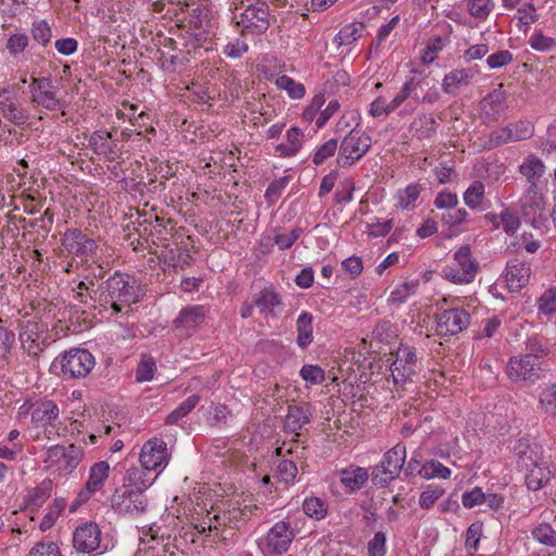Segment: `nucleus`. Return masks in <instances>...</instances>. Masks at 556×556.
<instances>
[{
	"instance_id": "43",
	"label": "nucleus",
	"mask_w": 556,
	"mask_h": 556,
	"mask_svg": "<svg viewBox=\"0 0 556 556\" xmlns=\"http://www.w3.org/2000/svg\"><path fill=\"white\" fill-rule=\"evenodd\" d=\"M146 476L147 475L143 469L131 467L126 471L125 482L128 483V488L132 486L135 488L134 490H140L143 492V490L152 483L146 479Z\"/></svg>"
},
{
	"instance_id": "2",
	"label": "nucleus",
	"mask_w": 556,
	"mask_h": 556,
	"mask_svg": "<svg viewBox=\"0 0 556 556\" xmlns=\"http://www.w3.org/2000/svg\"><path fill=\"white\" fill-rule=\"evenodd\" d=\"M514 454L518 466L527 471L526 483L530 490H541L555 478L556 468L553 463L543 455L538 445L530 444L528 439L517 441Z\"/></svg>"
},
{
	"instance_id": "16",
	"label": "nucleus",
	"mask_w": 556,
	"mask_h": 556,
	"mask_svg": "<svg viewBox=\"0 0 556 556\" xmlns=\"http://www.w3.org/2000/svg\"><path fill=\"white\" fill-rule=\"evenodd\" d=\"M140 464L144 470L164 468L169 462L166 443L157 438L147 441L140 451Z\"/></svg>"
},
{
	"instance_id": "12",
	"label": "nucleus",
	"mask_w": 556,
	"mask_h": 556,
	"mask_svg": "<svg viewBox=\"0 0 556 556\" xmlns=\"http://www.w3.org/2000/svg\"><path fill=\"white\" fill-rule=\"evenodd\" d=\"M94 366V357L87 350L73 349L64 353L62 372L70 378H84Z\"/></svg>"
},
{
	"instance_id": "62",
	"label": "nucleus",
	"mask_w": 556,
	"mask_h": 556,
	"mask_svg": "<svg viewBox=\"0 0 556 556\" xmlns=\"http://www.w3.org/2000/svg\"><path fill=\"white\" fill-rule=\"evenodd\" d=\"M369 556H384L386 554V535L383 532L375 533L368 543Z\"/></svg>"
},
{
	"instance_id": "53",
	"label": "nucleus",
	"mask_w": 556,
	"mask_h": 556,
	"mask_svg": "<svg viewBox=\"0 0 556 556\" xmlns=\"http://www.w3.org/2000/svg\"><path fill=\"white\" fill-rule=\"evenodd\" d=\"M443 48L442 39L437 37L431 39L421 54V62L425 65L431 64L435 59L439 51Z\"/></svg>"
},
{
	"instance_id": "41",
	"label": "nucleus",
	"mask_w": 556,
	"mask_h": 556,
	"mask_svg": "<svg viewBox=\"0 0 556 556\" xmlns=\"http://www.w3.org/2000/svg\"><path fill=\"white\" fill-rule=\"evenodd\" d=\"M529 45L535 51L547 52L556 47V40L545 36L541 29H535L529 39Z\"/></svg>"
},
{
	"instance_id": "42",
	"label": "nucleus",
	"mask_w": 556,
	"mask_h": 556,
	"mask_svg": "<svg viewBox=\"0 0 556 556\" xmlns=\"http://www.w3.org/2000/svg\"><path fill=\"white\" fill-rule=\"evenodd\" d=\"M364 25L361 23L345 25L336 36L334 40L339 46L351 45L361 37Z\"/></svg>"
},
{
	"instance_id": "31",
	"label": "nucleus",
	"mask_w": 556,
	"mask_h": 556,
	"mask_svg": "<svg viewBox=\"0 0 556 556\" xmlns=\"http://www.w3.org/2000/svg\"><path fill=\"white\" fill-rule=\"evenodd\" d=\"M20 340L23 349L29 355H37L41 350L37 343L38 334H37V324L27 321L23 325L22 330L20 332Z\"/></svg>"
},
{
	"instance_id": "63",
	"label": "nucleus",
	"mask_w": 556,
	"mask_h": 556,
	"mask_svg": "<svg viewBox=\"0 0 556 556\" xmlns=\"http://www.w3.org/2000/svg\"><path fill=\"white\" fill-rule=\"evenodd\" d=\"M513 60V54L508 50H501L488 56L486 63L490 68H500Z\"/></svg>"
},
{
	"instance_id": "21",
	"label": "nucleus",
	"mask_w": 556,
	"mask_h": 556,
	"mask_svg": "<svg viewBox=\"0 0 556 556\" xmlns=\"http://www.w3.org/2000/svg\"><path fill=\"white\" fill-rule=\"evenodd\" d=\"M88 146L94 153L104 156L109 161H115L121 154L116 140L113 139L110 131H94L88 140Z\"/></svg>"
},
{
	"instance_id": "4",
	"label": "nucleus",
	"mask_w": 556,
	"mask_h": 556,
	"mask_svg": "<svg viewBox=\"0 0 556 556\" xmlns=\"http://www.w3.org/2000/svg\"><path fill=\"white\" fill-rule=\"evenodd\" d=\"M391 355L390 370L394 384L402 387L413 381L420 366L415 349L401 343Z\"/></svg>"
},
{
	"instance_id": "56",
	"label": "nucleus",
	"mask_w": 556,
	"mask_h": 556,
	"mask_svg": "<svg viewBox=\"0 0 556 556\" xmlns=\"http://www.w3.org/2000/svg\"><path fill=\"white\" fill-rule=\"evenodd\" d=\"M484 106L489 105L494 112H501L505 108V96L502 90V85L494 89L483 100Z\"/></svg>"
},
{
	"instance_id": "33",
	"label": "nucleus",
	"mask_w": 556,
	"mask_h": 556,
	"mask_svg": "<svg viewBox=\"0 0 556 556\" xmlns=\"http://www.w3.org/2000/svg\"><path fill=\"white\" fill-rule=\"evenodd\" d=\"M515 18L518 21V28L526 33L531 24L539 21V14L534 4L529 2L517 9Z\"/></svg>"
},
{
	"instance_id": "26",
	"label": "nucleus",
	"mask_w": 556,
	"mask_h": 556,
	"mask_svg": "<svg viewBox=\"0 0 556 556\" xmlns=\"http://www.w3.org/2000/svg\"><path fill=\"white\" fill-rule=\"evenodd\" d=\"M109 471L110 465L106 462L96 463L90 468L86 488L79 493V498L81 501H87L92 493L99 491L103 486L104 481L108 479Z\"/></svg>"
},
{
	"instance_id": "61",
	"label": "nucleus",
	"mask_w": 556,
	"mask_h": 556,
	"mask_svg": "<svg viewBox=\"0 0 556 556\" xmlns=\"http://www.w3.org/2000/svg\"><path fill=\"white\" fill-rule=\"evenodd\" d=\"M302 233V229L294 228L288 233H280L275 236V243L280 250H287L293 245Z\"/></svg>"
},
{
	"instance_id": "5",
	"label": "nucleus",
	"mask_w": 556,
	"mask_h": 556,
	"mask_svg": "<svg viewBox=\"0 0 556 556\" xmlns=\"http://www.w3.org/2000/svg\"><path fill=\"white\" fill-rule=\"evenodd\" d=\"M406 447L402 443H397L389 450L380 464L374 467L371 480L374 484L384 486L395 480L405 463Z\"/></svg>"
},
{
	"instance_id": "36",
	"label": "nucleus",
	"mask_w": 556,
	"mask_h": 556,
	"mask_svg": "<svg viewBox=\"0 0 556 556\" xmlns=\"http://www.w3.org/2000/svg\"><path fill=\"white\" fill-rule=\"evenodd\" d=\"M419 475L424 479L441 478L447 479L451 476V470L442 465L439 460H429L420 469Z\"/></svg>"
},
{
	"instance_id": "27",
	"label": "nucleus",
	"mask_w": 556,
	"mask_h": 556,
	"mask_svg": "<svg viewBox=\"0 0 556 556\" xmlns=\"http://www.w3.org/2000/svg\"><path fill=\"white\" fill-rule=\"evenodd\" d=\"M60 409L52 401L38 403L31 412V424L35 428L55 427V420L59 418Z\"/></svg>"
},
{
	"instance_id": "47",
	"label": "nucleus",
	"mask_w": 556,
	"mask_h": 556,
	"mask_svg": "<svg viewBox=\"0 0 556 556\" xmlns=\"http://www.w3.org/2000/svg\"><path fill=\"white\" fill-rule=\"evenodd\" d=\"M31 35L35 41L47 46L52 37L51 27L45 20L35 21L31 25Z\"/></svg>"
},
{
	"instance_id": "30",
	"label": "nucleus",
	"mask_w": 556,
	"mask_h": 556,
	"mask_svg": "<svg viewBox=\"0 0 556 556\" xmlns=\"http://www.w3.org/2000/svg\"><path fill=\"white\" fill-rule=\"evenodd\" d=\"M303 134L298 127H292L287 131V140L276 147V152L281 157L293 156L302 146Z\"/></svg>"
},
{
	"instance_id": "46",
	"label": "nucleus",
	"mask_w": 556,
	"mask_h": 556,
	"mask_svg": "<svg viewBox=\"0 0 556 556\" xmlns=\"http://www.w3.org/2000/svg\"><path fill=\"white\" fill-rule=\"evenodd\" d=\"M532 536L541 544L556 546V531L548 523H542L533 529Z\"/></svg>"
},
{
	"instance_id": "22",
	"label": "nucleus",
	"mask_w": 556,
	"mask_h": 556,
	"mask_svg": "<svg viewBox=\"0 0 556 556\" xmlns=\"http://www.w3.org/2000/svg\"><path fill=\"white\" fill-rule=\"evenodd\" d=\"M205 311L202 305L187 306L179 312L174 320L176 329L182 330L184 334L190 336L204 320Z\"/></svg>"
},
{
	"instance_id": "19",
	"label": "nucleus",
	"mask_w": 556,
	"mask_h": 556,
	"mask_svg": "<svg viewBox=\"0 0 556 556\" xmlns=\"http://www.w3.org/2000/svg\"><path fill=\"white\" fill-rule=\"evenodd\" d=\"M101 532L93 522L78 527L74 532L73 544L78 553H92L100 545Z\"/></svg>"
},
{
	"instance_id": "17",
	"label": "nucleus",
	"mask_w": 556,
	"mask_h": 556,
	"mask_svg": "<svg viewBox=\"0 0 556 556\" xmlns=\"http://www.w3.org/2000/svg\"><path fill=\"white\" fill-rule=\"evenodd\" d=\"M294 539V531L286 521L275 523L261 544L265 545L269 553L281 555L286 553Z\"/></svg>"
},
{
	"instance_id": "32",
	"label": "nucleus",
	"mask_w": 556,
	"mask_h": 556,
	"mask_svg": "<svg viewBox=\"0 0 556 556\" xmlns=\"http://www.w3.org/2000/svg\"><path fill=\"white\" fill-rule=\"evenodd\" d=\"M0 112L2 113L4 118L12 122L16 126L27 124L29 118L28 112L25 109L17 105V103L13 100L9 103H4V106L0 109Z\"/></svg>"
},
{
	"instance_id": "28",
	"label": "nucleus",
	"mask_w": 556,
	"mask_h": 556,
	"mask_svg": "<svg viewBox=\"0 0 556 556\" xmlns=\"http://www.w3.org/2000/svg\"><path fill=\"white\" fill-rule=\"evenodd\" d=\"M341 483L350 491H356L364 486L369 476L365 468L349 466L340 471Z\"/></svg>"
},
{
	"instance_id": "29",
	"label": "nucleus",
	"mask_w": 556,
	"mask_h": 556,
	"mask_svg": "<svg viewBox=\"0 0 556 556\" xmlns=\"http://www.w3.org/2000/svg\"><path fill=\"white\" fill-rule=\"evenodd\" d=\"M296 343L301 349H306L313 341V315L302 312L296 319Z\"/></svg>"
},
{
	"instance_id": "25",
	"label": "nucleus",
	"mask_w": 556,
	"mask_h": 556,
	"mask_svg": "<svg viewBox=\"0 0 556 556\" xmlns=\"http://www.w3.org/2000/svg\"><path fill=\"white\" fill-rule=\"evenodd\" d=\"M477 73L473 68L453 70L444 76L442 88L448 94H456L459 89L470 85Z\"/></svg>"
},
{
	"instance_id": "49",
	"label": "nucleus",
	"mask_w": 556,
	"mask_h": 556,
	"mask_svg": "<svg viewBox=\"0 0 556 556\" xmlns=\"http://www.w3.org/2000/svg\"><path fill=\"white\" fill-rule=\"evenodd\" d=\"M156 369L155 362L150 356H143L136 371L137 381H150Z\"/></svg>"
},
{
	"instance_id": "20",
	"label": "nucleus",
	"mask_w": 556,
	"mask_h": 556,
	"mask_svg": "<svg viewBox=\"0 0 556 556\" xmlns=\"http://www.w3.org/2000/svg\"><path fill=\"white\" fill-rule=\"evenodd\" d=\"M531 267L529 264L515 258L506 266L505 282L511 292H518L526 287L530 280Z\"/></svg>"
},
{
	"instance_id": "18",
	"label": "nucleus",
	"mask_w": 556,
	"mask_h": 556,
	"mask_svg": "<svg viewBox=\"0 0 556 556\" xmlns=\"http://www.w3.org/2000/svg\"><path fill=\"white\" fill-rule=\"evenodd\" d=\"M313 415L314 409L309 403L302 402L289 405L285 418V430L299 435L303 427L311 422Z\"/></svg>"
},
{
	"instance_id": "7",
	"label": "nucleus",
	"mask_w": 556,
	"mask_h": 556,
	"mask_svg": "<svg viewBox=\"0 0 556 556\" xmlns=\"http://www.w3.org/2000/svg\"><path fill=\"white\" fill-rule=\"evenodd\" d=\"M455 266H445L443 276L454 283L471 282L478 270L479 263L472 257L469 245H462L454 254Z\"/></svg>"
},
{
	"instance_id": "54",
	"label": "nucleus",
	"mask_w": 556,
	"mask_h": 556,
	"mask_svg": "<svg viewBox=\"0 0 556 556\" xmlns=\"http://www.w3.org/2000/svg\"><path fill=\"white\" fill-rule=\"evenodd\" d=\"M443 494L444 490L442 488L429 486L420 494L419 505L425 509H429Z\"/></svg>"
},
{
	"instance_id": "40",
	"label": "nucleus",
	"mask_w": 556,
	"mask_h": 556,
	"mask_svg": "<svg viewBox=\"0 0 556 556\" xmlns=\"http://www.w3.org/2000/svg\"><path fill=\"white\" fill-rule=\"evenodd\" d=\"M281 304V300L278 293L270 289L262 290L254 300V305L257 306L262 312L273 309L275 306Z\"/></svg>"
},
{
	"instance_id": "34",
	"label": "nucleus",
	"mask_w": 556,
	"mask_h": 556,
	"mask_svg": "<svg viewBox=\"0 0 556 556\" xmlns=\"http://www.w3.org/2000/svg\"><path fill=\"white\" fill-rule=\"evenodd\" d=\"M200 402L197 394L190 395L176 409L166 417V425H177L185 416H187Z\"/></svg>"
},
{
	"instance_id": "48",
	"label": "nucleus",
	"mask_w": 556,
	"mask_h": 556,
	"mask_svg": "<svg viewBox=\"0 0 556 556\" xmlns=\"http://www.w3.org/2000/svg\"><path fill=\"white\" fill-rule=\"evenodd\" d=\"M507 128L508 130H510L513 141L529 139L533 136L534 132L533 125L527 121H519L515 124L507 126Z\"/></svg>"
},
{
	"instance_id": "35",
	"label": "nucleus",
	"mask_w": 556,
	"mask_h": 556,
	"mask_svg": "<svg viewBox=\"0 0 556 556\" xmlns=\"http://www.w3.org/2000/svg\"><path fill=\"white\" fill-rule=\"evenodd\" d=\"M420 191L421 187L417 184L408 185L405 189L399 190L396 194L397 206L403 210L413 208L420 195Z\"/></svg>"
},
{
	"instance_id": "45",
	"label": "nucleus",
	"mask_w": 556,
	"mask_h": 556,
	"mask_svg": "<svg viewBox=\"0 0 556 556\" xmlns=\"http://www.w3.org/2000/svg\"><path fill=\"white\" fill-rule=\"evenodd\" d=\"M276 85L279 89L286 90L293 99H301L305 89L302 84L295 83L291 77L282 75L276 79Z\"/></svg>"
},
{
	"instance_id": "10",
	"label": "nucleus",
	"mask_w": 556,
	"mask_h": 556,
	"mask_svg": "<svg viewBox=\"0 0 556 556\" xmlns=\"http://www.w3.org/2000/svg\"><path fill=\"white\" fill-rule=\"evenodd\" d=\"M371 139L362 130L352 129L342 140L338 163L348 166L359 160L370 148Z\"/></svg>"
},
{
	"instance_id": "55",
	"label": "nucleus",
	"mask_w": 556,
	"mask_h": 556,
	"mask_svg": "<svg viewBox=\"0 0 556 556\" xmlns=\"http://www.w3.org/2000/svg\"><path fill=\"white\" fill-rule=\"evenodd\" d=\"M338 149V143L336 139H330L321 144L316 153L314 154L313 162L316 165L321 164L328 157L332 156Z\"/></svg>"
},
{
	"instance_id": "44",
	"label": "nucleus",
	"mask_w": 556,
	"mask_h": 556,
	"mask_svg": "<svg viewBox=\"0 0 556 556\" xmlns=\"http://www.w3.org/2000/svg\"><path fill=\"white\" fill-rule=\"evenodd\" d=\"M536 307L541 314H554L556 312V288L545 290L536 300Z\"/></svg>"
},
{
	"instance_id": "15",
	"label": "nucleus",
	"mask_w": 556,
	"mask_h": 556,
	"mask_svg": "<svg viewBox=\"0 0 556 556\" xmlns=\"http://www.w3.org/2000/svg\"><path fill=\"white\" fill-rule=\"evenodd\" d=\"M435 320L439 336H455L469 326L470 315L464 308L452 307L443 309Z\"/></svg>"
},
{
	"instance_id": "9",
	"label": "nucleus",
	"mask_w": 556,
	"mask_h": 556,
	"mask_svg": "<svg viewBox=\"0 0 556 556\" xmlns=\"http://www.w3.org/2000/svg\"><path fill=\"white\" fill-rule=\"evenodd\" d=\"M538 356L527 354L511 357L506 365V375L514 382L534 383L542 377V366Z\"/></svg>"
},
{
	"instance_id": "64",
	"label": "nucleus",
	"mask_w": 556,
	"mask_h": 556,
	"mask_svg": "<svg viewBox=\"0 0 556 556\" xmlns=\"http://www.w3.org/2000/svg\"><path fill=\"white\" fill-rule=\"evenodd\" d=\"M248 51V43L242 38H237L224 48V53L229 58H239Z\"/></svg>"
},
{
	"instance_id": "13",
	"label": "nucleus",
	"mask_w": 556,
	"mask_h": 556,
	"mask_svg": "<svg viewBox=\"0 0 556 556\" xmlns=\"http://www.w3.org/2000/svg\"><path fill=\"white\" fill-rule=\"evenodd\" d=\"M547 201L541 188H526L520 199V206L523 216L531 222L532 226L540 228L545 222L544 212Z\"/></svg>"
},
{
	"instance_id": "37",
	"label": "nucleus",
	"mask_w": 556,
	"mask_h": 556,
	"mask_svg": "<svg viewBox=\"0 0 556 556\" xmlns=\"http://www.w3.org/2000/svg\"><path fill=\"white\" fill-rule=\"evenodd\" d=\"M303 510L308 517L320 520L327 515L328 506L321 498L313 496L304 501Z\"/></svg>"
},
{
	"instance_id": "8",
	"label": "nucleus",
	"mask_w": 556,
	"mask_h": 556,
	"mask_svg": "<svg viewBox=\"0 0 556 556\" xmlns=\"http://www.w3.org/2000/svg\"><path fill=\"white\" fill-rule=\"evenodd\" d=\"M112 508L119 515L137 517L148 509V498L140 490L129 489L126 484L112 495Z\"/></svg>"
},
{
	"instance_id": "52",
	"label": "nucleus",
	"mask_w": 556,
	"mask_h": 556,
	"mask_svg": "<svg viewBox=\"0 0 556 556\" xmlns=\"http://www.w3.org/2000/svg\"><path fill=\"white\" fill-rule=\"evenodd\" d=\"M467 7L472 16L482 18L489 15L493 4L491 0H469Z\"/></svg>"
},
{
	"instance_id": "39",
	"label": "nucleus",
	"mask_w": 556,
	"mask_h": 556,
	"mask_svg": "<svg viewBox=\"0 0 556 556\" xmlns=\"http://www.w3.org/2000/svg\"><path fill=\"white\" fill-rule=\"evenodd\" d=\"M484 198V185L481 181H473L464 194L466 205L472 210L478 208Z\"/></svg>"
},
{
	"instance_id": "59",
	"label": "nucleus",
	"mask_w": 556,
	"mask_h": 556,
	"mask_svg": "<svg viewBox=\"0 0 556 556\" xmlns=\"http://www.w3.org/2000/svg\"><path fill=\"white\" fill-rule=\"evenodd\" d=\"M28 37L25 34H14L7 42V49L13 55L23 52L28 46Z\"/></svg>"
},
{
	"instance_id": "24",
	"label": "nucleus",
	"mask_w": 556,
	"mask_h": 556,
	"mask_svg": "<svg viewBox=\"0 0 556 556\" xmlns=\"http://www.w3.org/2000/svg\"><path fill=\"white\" fill-rule=\"evenodd\" d=\"M546 166L536 155L531 154L519 166L520 174L526 178V188H541Z\"/></svg>"
},
{
	"instance_id": "11",
	"label": "nucleus",
	"mask_w": 556,
	"mask_h": 556,
	"mask_svg": "<svg viewBox=\"0 0 556 556\" xmlns=\"http://www.w3.org/2000/svg\"><path fill=\"white\" fill-rule=\"evenodd\" d=\"M179 27H187L197 40H205L211 30V11L203 4L192 1L188 15L177 18Z\"/></svg>"
},
{
	"instance_id": "58",
	"label": "nucleus",
	"mask_w": 556,
	"mask_h": 556,
	"mask_svg": "<svg viewBox=\"0 0 556 556\" xmlns=\"http://www.w3.org/2000/svg\"><path fill=\"white\" fill-rule=\"evenodd\" d=\"M277 473L281 481H293L298 473L296 465L288 459L280 460L277 466Z\"/></svg>"
},
{
	"instance_id": "51",
	"label": "nucleus",
	"mask_w": 556,
	"mask_h": 556,
	"mask_svg": "<svg viewBox=\"0 0 556 556\" xmlns=\"http://www.w3.org/2000/svg\"><path fill=\"white\" fill-rule=\"evenodd\" d=\"M28 556H61L60 548L54 542H38Z\"/></svg>"
},
{
	"instance_id": "38",
	"label": "nucleus",
	"mask_w": 556,
	"mask_h": 556,
	"mask_svg": "<svg viewBox=\"0 0 556 556\" xmlns=\"http://www.w3.org/2000/svg\"><path fill=\"white\" fill-rule=\"evenodd\" d=\"M539 404L546 414L556 416V381L542 390Z\"/></svg>"
},
{
	"instance_id": "3",
	"label": "nucleus",
	"mask_w": 556,
	"mask_h": 556,
	"mask_svg": "<svg viewBox=\"0 0 556 556\" xmlns=\"http://www.w3.org/2000/svg\"><path fill=\"white\" fill-rule=\"evenodd\" d=\"M242 10L235 14L237 25L252 34H263L269 27V11L266 0H241Z\"/></svg>"
},
{
	"instance_id": "14",
	"label": "nucleus",
	"mask_w": 556,
	"mask_h": 556,
	"mask_svg": "<svg viewBox=\"0 0 556 556\" xmlns=\"http://www.w3.org/2000/svg\"><path fill=\"white\" fill-rule=\"evenodd\" d=\"M29 91L30 102L48 111H56L64 104V102L56 97L55 87L49 78H33L29 85Z\"/></svg>"
},
{
	"instance_id": "57",
	"label": "nucleus",
	"mask_w": 556,
	"mask_h": 556,
	"mask_svg": "<svg viewBox=\"0 0 556 556\" xmlns=\"http://www.w3.org/2000/svg\"><path fill=\"white\" fill-rule=\"evenodd\" d=\"M418 83L414 79L403 85L399 93L389 102V108L395 111L415 90Z\"/></svg>"
},
{
	"instance_id": "6",
	"label": "nucleus",
	"mask_w": 556,
	"mask_h": 556,
	"mask_svg": "<svg viewBox=\"0 0 556 556\" xmlns=\"http://www.w3.org/2000/svg\"><path fill=\"white\" fill-rule=\"evenodd\" d=\"M83 456L84 452L74 444L54 445L48 448L43 463L46 469L53 470L59 475H66L79 465Z\"/></svg>"
},
{
	"instance_id": "23",
	"label": "nucleus",
	"mask_w": 556,
	"mask_h": 556,
	"mask_svg": "<svg viewBox=\"0 0 556 556\" xmlns=\"http://www.w3.org/2000/svg\"><path fill=\"white\" fill-rule=\"evenodd\" d=\"M62 244L68 253L81 257L92 253L96 249V242L77 229L67 231L63 237Z\"/></svg>"
},
{
	"instance_id": "1",
	"label": "nucleus",
	"mask_w": 556,
	"mask_h": 556,
	"mask_svg": "<svg viewBox=\"0 0 556 556\" xmlns=\"http://www.w3.org/2000/svg\"><path fill=\"white\" fill-rule=\"evenodd\" d=\"M142 292L134 278L114 274L94 288L93 280L80 281L75 289V299L83 305L98 309L108 317L128 312L131 304L140 301Z\"/></svg>"
},
{
	"instance_id": "60",
	"label": "nucleus",
	"mask_w": 556,
	"mask_h": 556,
	"mask_svg": "<svg viewBox=\"0 0 556 556\" xmlns=\"http://www.w3.org/2000/svg\"><path fill=\"white\" fill-rule=\"evenodd\" d=\"M500 217L505 232L513 236L520 226L519 217L508 210L503 211Z\"/></svg>"
},
{
	"instance_id": "50",
	"label": "nucleus",
	"mask_w": 556,
	"mask_h": 556,
	"mask_svg": "<svg viewBox=\"0 0 556 556\" xmlns=\"http://www.w3.org/2000/svg\"><path fill=\"white\" fill-rule=\"evenodd\" d=\"M300 376L311 384H319L325 380L324 370L316 365H304L300 370Z\"/></svg>"
}]
</instances>
